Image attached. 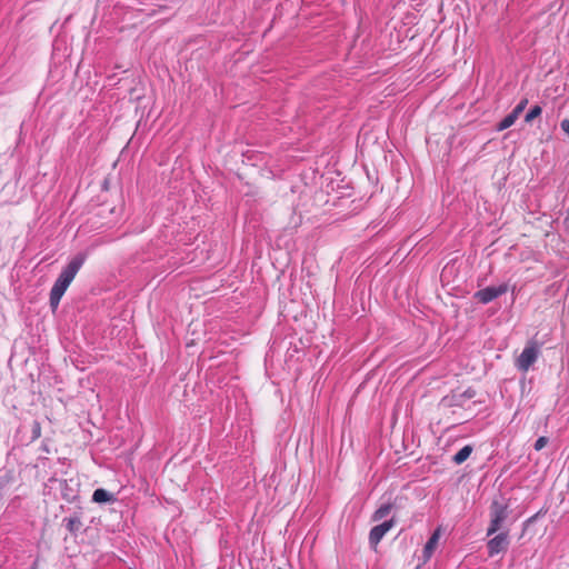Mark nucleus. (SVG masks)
I'll list each match as a JSON object with an SVG mask.
<instances>
[{
    "instance_id": "nucleus-24",
    "label": "nucleus",
    "mask_w": 569,
    "mask_h": 569,
    "mask_svg": "<svg viewBox=\"0 0 569 569\" xmlns=\"http://www.w3.org/2000/svg\"><path fill=\"white\" fill-rule=\"evenodd\" d=\"M39 559H36L30 569H38Z\"/></svg>"
},
{
    "instance_id": "nucleus-20",
    "label": "nucleus",
    "mask_w": 569,
    "mask_h": 569,
    "mask_svg": "<svg viewBox=\"0 0 569 569\" xmlns=\"http://www.w3.org/2000/svg\"><path fill=\"white\" fill-rule=\"evenodd\" d=\"M12 480V473L9 471L4 476L0 477V489L3 490L8 483Z\"/></svg>"
},
{
    "instance_id": "nucleus-4",
    "label": "nucleus",
    "mask_w": 569,
    "mask_h": 569,
    "mask_svg": "<svg viewBox=\"0 0 569 569\" xmlns=\"http://www.w3.org/2000/svg\"><path fill=\"white\" fill-rule=\"evenodd\" d=\"M510 545L509 530L497 532L487 542L488 556L493 557L508 549Z\"/></svg>"
},
{
    "instance_id": "nucleus-15",
    "label": "nucleus",
    "mask_w": 569,
    "mask_h": 569,
    "mask_svg": "<svg viewBox=\"0 0 569 569\" xmlns=\"http://www.w3.org/2000/svg\"><path fill=\"white\" fill-rule=\"evenodd\" d=\"M391 509H392V505H391V503H383V505H381V506H380V507L375 511V513H373V516H372V519H373L375 521H379V520H381V519L386 518V517L390 513Z\"/></svg>"
},
{
    "instance_id": "nucleus-8",
    "label": "nucleus",
    "mask_w": 569,
    "mask_h": 569,
    "mask_svg": "<svg viewBox=\"0 0 569 569\" xmlns=\"http://www.w3.org/2000/svg\"><path fill=\"white\" fill-rule=\"evenodd\" d=\"M63 526L70 532V535L77 537V535L82 530L83 523L81 521V517L79 512H74L70 517H66L62 520Z\"/></svg>"
},
{
    "instance_id": "nucleus-21",
    "label": "nucleus",
    "mask_w": 569,
    "mask_h": 569,
    "mask_svg": "<svg viewBox=\"0 0 569 569\" xmlns=\"http://www.w3.org/2000/svg\"><path fill=\"white\" fill-rule=\"evenodd\" d=\"M547 443H548V438L542 436L536 440L533 448H535V450L540 451L542 448H545V446Z\"/></svg>"
},
{
    "instance_id": "nucleus-2",
    "label": "nucleus",
    "mask_w": 569,
    "mask_h": 569,
    "mask_svg": "<svg viewBox=\"0 0 569 569\" xmlns=\"http://www.w3.org/2000/svg\"><path fill=\"white\" fill-rule=\"evenodd\" d=\"M87 259V254L83 252L77 253L72 259L68 262V264L61 270L58 279L66 282L67 284H71L74 277L83 266Z\"/></svg>"
},
{
    "instance_id": "nucleus-12",
    "label": "nucleus",
    "mask_w": 569,
    "mask_h": 569,
    "mask_svg": "<svg viewBox=\"0 0 569 569\" xmlns=\"http://www.w3.org/2000/svg\"><path fill=\"white\" fill-rule=\"evenodd\" d=\"M472 447L470 445H467L465 447H462L453 457H452V461L456 463V465H461L462 462H465L471 455L472 452Z\"/></svg>"
},
{
    "instance_id": "nucleus-10",
    "label": "nucleus",
    "mask_w": 569,
    "mask_h": 569,
    "mask_svg": "<svg viewBox=\"0 0 569 569\" xmlns=\"http://www.w3.org/2000/svg\"><path fill=\"white\" fill-rule=\"evenodd\" d=\"M280 348V342H278L277 338L273 339L271 346H270V349L269 351L267 352L266 355V359H264V362H266V371L267 373L271 377L272 375V366H273V357H274V353L276 351Z\"/></svg>"
},
{
    "instance_id": "nucleus-13",
    "label": "nucleus",
    "mask_w": 569,
    "mask_h": 569,
    "mask_svg": "<svg viewBox=\"0 0 569 569\" xmlns=\"http://www.w3.org/2000/svg\"><path fill=\"white\" fill-rule=\"evenodd\" d=\"M61 496L67 502H73L77 499V492L69 488L67 480L61 482Z\"/></svg>"
},
{
    "instance_id": "nucleus-23",
    "label": "nucleus",
    "mask_w": 569,
    "mask_h": 569,
    "mask_svg": "<svg viewBox=\"0 0 569 569\" xmlns=\"http://www.w3.org/2000/svg\"><path fill=\"white\" fill-rule=\"evenodd\" d=\"M563 224H565L566 229L569 231V213H568V216L565 218V220H563Z\"/></svg>"
},
{
    "instance_id": "nucleus-19",
    "label": "nucleus",
    "mask_w": 569,
    "mask_h": 569,
    "mask_svg": "<svg viewBox=\"0 0 569 569\" xmlns=\"http://www.w3.org/2000/svg\"><path fill=\"white\" fill-rule=\"evenodd\" d=\"M528 104V99H522L511 111L512 113H516V117L518 118L520 113L525 110V108Z\"/></svg>"
},
{
    "instance_id": "nucleus-6",
    "label": "nucleus",
    "mask_w": 569,
    "mask_h": 569,
    "mask_svg": "<svg viewBox=\"0 0 569 569\" xmlns=\"http://www.w3.org/2000/svg\"><path fill=\"white\" fill-rule=\"evenodd\" d=\"M68 288L69 284H67L66 282L61 281L58 278L56 279L49 296V303L52 310H56L58 308L60 300Z\"/></svg>"
},
{
    "instance_id": "nucleus-3",
    "label": "nucleus",
    "mask_w": 569,
    "mask_h": 569,
    "mask_svg": "<svg viewBox=\"0 0 569 569\" xmlns=\"http://www.w3.org/2000/svg\"><path fill=\"white\" fill-rule=\"evenodd\" d=\"M539 347L536 342H529L520 353V356L516 360V367L522 371L527 372L530 367L537 361L539 357Z\"/></svg>"
},
{
    "instance_id": "nucleus-11",
    "label": "nucleus",
    "mask_w": 569,
    "mask_h": 569,
    "mask_svg": "<svg viewBox=\"0 0 569 569\" xmlns=\"http://www.w3.org/2000/svg\"><path fill=\"white\" fill-rule=\"evenodd\" d=\"M113 500V495L103 488H98L92 493V501L97 503H107Z\"/></svg>"
},
{
    "instance_id": "nucleus-14",
    "label": "nucleus",
    "mask_w": 569,
    "mask_h": 569,
    "mask_svg": "<svg viewBox=\"0 0 569 569\" xmlns=\"http://www.w3.org/2000/svg\"><path fill=\"white\" fill-rule=\"evenodd\" d=\"M476 396V391L475 389L472 388H468L466 389L462 393L458 395V396H452L451 398V405H455V406H462V401L461 399H471Z\"/></svg>"
},
{
    "instance_id": "nucleus-9",
    "label": "nucleus",
    "mask_w": 569,
    "mask_h": 569,
    "mask_svg": "<svg viewBox=\"0 0 569 569\" xmlns=\"http://www.w3.org/2000/svg\"><path fill=\"white\" fill-rule=\"evenodd\" d=\"M440 537L439 530H436L428 539L423 548V559L425 561L429 560L438 545Z\"/></svg>"
},
{
    "instance_id": "nucleus-18",
    "label": "nucleus",
    "mask_w": 569,
    "mask_h": 569,
    "mask_svg": "<svg viewBox=\"0 0 569 569\" xmlns=\"http://www.w3.org/2000/svg\"><path fill=\"white\" fill-rule=\"evenodd\" d=\"M41 437V425L34 420L31 426V441H34Z\"/></svg>"
},
{
    "instance_id": "nucleus-22",
    "label": "nucleus",
    "mask_w": 569,
    "mask_h": 569,
    "mask_svg": "<svg viewBox=\"0 0 569 569\" xmlns=\"http://www.w3.org/2000/svg\"><path fill=\"white\" fill-rule=\"evenodd\" d=\"M560 127H561L562 131L567 136H569V120L568 119L562 120L561 123H560Z\"/></svg>"
},
{
    "instance_id": "nucleus-7",
    "label": "nucleus",
    "mask_w": 569,
    "mask_h": 569,
    "mask_svg": "<svg viewBox=\"0 0 569 569\" xmlns=\"http://www.w3.org/2000/svg\"><path fill=\"white\" fill-rule=\"evenodd\" d=\"M393 520H387L380 525L375 526L369 532V542L371 546H377L383 536L392 528Z\"/></svg>"
},
{
    "instance_id": "nucleus-5",
    "label": "nucleus",
    "mask_w": 569,
    "mask_h": 569,
    "mask_svg": "<svg viewBox=\"0 0 569 569\" xmlns=\"http://www.w3.org/2000/svg\"><path fill=\"white\" fill-rule=\"evenodd\" d=\"M509 287L507 283H501L498 287H486L481 290H478L475 293V299L479 301L482 305H487L491 302L492 300L497 299L498 297L505 295L508 291Z\"/></svg>"
},
{
    "instance_id": "nucleus-17",
    "label": "nucleus",
    "mask_w": 569,
    "mask_h": 569,
    "mask_svg": "<svg viewBox=\"0 0 569 569\" xmlns=\"http://www.w3.org/2000/svg\"><path fill=\"white\" fill-rule=\"evenodd\" d=\"M542 112L540 106H533L525 117L526 122H531L535 118L539 117Z\"/></svg>"
},
{
    "instance_id": "nucleus-1",
    "label": "nucleus",
    "mask_w": 569,
    "mask_h": 569,
    "mask_svg": "<svg viewBox=\"0 0 569 569\" xmlns=\"http://www.w3.org/2000/svg\"><path fill=\"white\" fill-rule=\"evenodd\" d=\"M509 505L503 498L493 499L489 507V526L487 528V537H491L502 530H509L506 527V522L509 518Z\"/></svg>"
},
{
    "instance_id": "nucleus-16",
    "label": "nucleus",
    "mask_w": 569,
    "mask_h": 569,
    "mask_svg": "<svg viewBox=\"0 0 569 569\" xmlns=\"http://www.w3.org/2000/svg\"><path fill=\"white\" fill-rule=\"evenodd\" d=\"M517 119L518 118L516 117V113L510 112L497 124V130L503 131L510 128L516 122Z\"/></svg>"
}]
</instances>
